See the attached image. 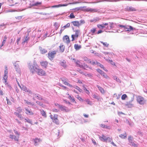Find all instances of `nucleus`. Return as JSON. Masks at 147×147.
Wrapping results in <instances>:
<instances>
[{"label": "nucleus", "instance_id": "46", "mask_svg": "<svg viewBox=\"0 0 147 147\" xmlns=\"http://www.w3.org/2000/svg\"><path fill=\"white\" fill-rule=\"evenodd\" d=\"M74 88L77 90L79 91L80 92H81L82 91V90L77 86H75L74 87Z\"/></svg>", "mask_w": 147, "mask_h": 147}, {"label": "nucleus", "instance_id": "1", "mask_svg": "<svg viewBox=\"0 0 147 147\" xmlns=\"http://www.w3.org/2000/svg\"><path fill=\"white\" fill-rule=\"evenodd\" d=\"M28 65L30 71L33 74L36 71L37 69H38V67L35 60L32 63H28Z\"/></svg>", "mask_w": 147, "mask_h": 147}, {"label": "nucleus", "instance_id": "64", "mask_svg": "<svg viewBox=\"0 0 147 147\" xmlns=\"http://www.w3.org/2000/svg\"><path fill=\"white\" fill-rule=\"evenodd\" d=\"M14 132L16 134L18 135L19 136L20 135V133L17 131L14 130Z\"/></svg>", "mask_w": 147, "mask_h": 147}, {"label": "nucleus", "instance_id": "24", "mask_svg": "<svg viewBox=\"0 0 147 147\" xmlns=\"http://www.w3.org/2000/svg\"><path fill=\"white\" fill-rule=\"evenodd\" d=\"M41 65L46 68L48 65V62L46 61H42L40 63Z\"/></svg>", "mask_w": 147, "mask_h": 147}, {"label": "nucleus", "instance_id": "51", "mask_svg": "<svg viewBox=\"0 0 147 147\" xmlns=\"http://www.w3.org/2000/svg\"><path fill=\"white\" fill-rule=\"evenodd\" d=\"M95 31H96V29L95 28H93L92 29H91L90 30L91 32L92 33V35H94V34L95 33Z\"/></svg>", "mask_w": 147, "mask_h": 147}, {"label": "nucleus", "instance_id": "39", "mask_svg": "<svg viewBox=\"0 0 147 147\" xmlns=\"http://www.w3.org/2000/svg\"><path fill=\"white\" fill-rule=\"evenodd\" d=\"M68 95L69 96L68 97V98L72 100L73 102H75V100L73 96H71L69 95V94H68Z\"/></svg>", "mask_w": 147, "mask_h": 147}, {"label": "nucleus", "instance_id": "36", "mask_svg": "<svg viewBox=\"0 0 147 147\" xmlns=\"http://www.w3.org/2000/svg\"><path fill=\"white\" fill-rule=\"evenodd\" d=\"M100 42L103 45L106 47H108L109 45V44L108 43H107V42H104L103 41H100Z\"/></svg>", "mask_w": 147, "mask_h": 147}, {"label": "nucleus", "instance_id": "54", "mask_svg": "<svg viewBox=\"0 0 147 147\" xmlns=\"http://www.w3.org/2000/svg\"><path fill=\"white\" fill-rule=\"evenodd\" d=\"M24 102L26 103L28 105H31L32 102H29L28 100H24Z\"/></svg>", "mask_w": 147, "mask_h": 147}, {"label": "nucleus", "instance_id": "7", "mask_svg": "<svg viewBox=\"0 0 147 147\" xmlns=\"http://www.w3.org/2000/svg\"><path fill=\"white\" fill-rule=\"evenodd\" d=\"M83 11H87V12H90L92 13H94L95 12H96L97 11V9H93L90 8L89 7L86 8L84 9L83 10Z\"/></svg>", "mask_w": 147, "mask_h": 147}, {"label": "nucleus", "instance_id": "18", "mask_svg": "<svg viewBox=\"0 0 147 147\" xmlns=\"http://www.w3.org/2000/svg\"><path fill=\"white\" fill-rule=\"evenodd\" d=\"M99 138L101 141L104 142H107V137L104 135H102V136H99Z\"/></svg>", "mask_w": 147, "mask_h": 147}, {"label": "nucleus", "instance_id": "26", "mask_svg": "<svg viewBox=\"0 0 147 147\" xmlns=\"http://www.w3.org/2000/svg\"><path fill=\"white\" fill-rule=\"evenodd\" d=\"M39 49L40 50L41 53L42 54L45 53L47 52L46 50L45 49L42 48L41 47H40Z\"/></svg>", "mask_w": 147, "mask_h": 147}, {"label": "nucleus", "instance_id": "62", "mask_svg": "<svg viewBox=\"0 0 147 147\" xmlns=\"http://www.w3.org/2000/svg\"><path fill=\"white\" fill-rule=\"evenodd\" d=\"M112 140L111 138L109 137H107V141H108L109 142H111Z\"/></svg>", "mask_w": 147, "mask_h": 147}, {"label": "nucleus", "instance_id": "57", "mask_svg": "<svg viewBox=\"0 0 147 147\" xmlns=\"http://www.w3.org/2000/svg\"><path fill=\"white\" fill-rule=\"evenodd\" d=\"M83 69H86V68H90L86 64H84V65H83V67H82Z\"/></svg>", "mask_w": 147, "mask_h": 147}, {"label": "nucleus", "instance_id": "30", "mask_svg": "<svg viewBox=\"0 0 147 147\" xmlns=\"http://www.w3.org/2000/svg\"><path fill=\"white\" fill-rule=\"evenodd\" d=\"M62 66L64 67H65L66 65V61L65 60H63L62 61H61L59 63Z\"/></svg>", "mask_w": 147, "mask_h": 147}, {"label": "nucleus", "instance_id": "4", "mask_svg": "<svg viewBox=\"0 0 147 147\" xmlns=\"http://www.w3.org/2000/svg\"><path fill=\"white\" fill-rule=\"evenodd\" d=\"M56 53L55 51H50L48 54V57L51 60H52L55 57V55Z\"/></svg>", "mask_w": 147, "mask_h": 147}, {"label": "nucleus", "instance_id": "47", "mask_svg": "<svg viewBox=\"0 0 147 147\" xmlns=\"http://www.w3.org/2000/svg\"><path fill=\"white\" fill-rule=\"evenodd\" d=\"M85 23V21L84 20H82L79 22V26L81 25L84 24Z\"/></svg>", "mask_w": 147, "mask_h": 147}, {"label": "nucleus", "instance_id": "11", "mask_svg": "<svg viewBox=\"0 0 147 147\" xmlns=\"http://www.w3.org/2000/svg\"><path fill=\"white\" fill-rule=\"evenodd\" d=\"M24 109L25 110V113L26 114L29 115H34V113L31 109L29 110L26 108H24Z\"/></svg>", "mask_w": 147, "mask_h": 147}, {"label": "nucleus", "instance_id": "3", "mask_svg": "<svg viewBox=\"0 0 147 147\" xmlns=\"http://www.w3.org/2000/svg\"><path fill=\"white\" fill-rule=\"evenodd\" d=\"M20 88L21 90L27 92L28 94H32V92L31 90L30 89H28L25 86L22 85L21 86H20Z\"/></svg>", "mask_w": 147, "mask_h": 147}, {"label": "nucleus", "instance_id": "34", "mask_svg": "<svg viewBox=\"0 0 147 147\" xmlns=\"http://www.w3.org/2000/svg\"><path fill=\"white\" fill-rule=\"evenodd\" d=\"M67 5V4H59L58 5H53L52 7L54 8L55 7H59L62 6H65Z\"/></svg>", "mask_w": 147, "mask_h": 147}, {"label": "nucleus", "instance_id": "25", "mask_svg": "<svg viewBox=\"0 0 147 147\" xmlns=\"http://www.w3.org/2000/svg\"><path fill=\"white\" fill-rule=\"evenodd\" d=\"M75 62L77 66L79 67H83V65L79 61L77 60Z\"/></svg>", "mask_w": 147, "mask_h": 147}, {"label": "nucleus", "instance_id": "5", "mask_svg": "<svg viewBox=\"0 0 147 147\" xmlns=\"http://www.w3.org/2000/svg\"><path fill=\"white\" fill-rule=\"evenodd\" d=\"M35 72L39 75L45 76L46 75L45 71L42 69H39V67L38 68V69H37Z\"/></svg>", "mask_w": 147, "mask_h": 147}, {"label": "nucleus", "instance_id": "60", "mask_svg": "<svg viewBox=\"0 0 147 147\" xmlns=\"http://www.w3.org/2000/svg\"><path fill=\"white\" fill-rule=\"evenodd\" d=\"M6 37H5L4 39H3V41L2 42V45H1V47L2 46H3V45L5 43V41L6 40Z\"/></svg>", "mask_w": 147, "mask_h": 147}, {"label": "nucleus", "instance_id": "22", "mask_svg": "<svg viewBox=\"0 0 147 147\" xmlns=\"http://www.w3.org/2000/svg\"><path fill=\"white\" fill-rule=\"evenodd\" d=\"M113 22L111 23L109 22V23H105L104 25L105 26H109L110 27L109 28V30L111 29V28H113Z\"/></svg>", "mask_w": 147, "mask_h": 147}, {"label": "nucleus", "instance_id": "35", "mask_svg": "<svg viewBox=\"0 0 147 147\" xmlns=\"http://www.w3.org/2000/svg\"><path fill=\"white\" fill-rule=\"evenodd\" d=\"M97 27L98 28L100 29H102L104 28H105V26L104 25V24H98L97 25Z\"/></svg>", "mask_w": 147, "mask_h": 147}, {"label": "nucleus", "instance_id": "52", "mask_svg": "<svg viewBox=\"0 0 147 147\" xmlns=\"http://www.w3.org/2000/svg\"><path fill=\"white\" fill-rule=\"evenodd\" d=\"M77 96H78V97H77V98L81 102H83L84 101V100L80 96H79V95H77Z\"/></svg>", "mask_w": 147, "mask_h": 147}, {"label": "nucleus", "instance_id": "12", "mask_svg": "<svg viewBox=\"0 0 147 147\" xmlns=\"http://www.w3.org/2000/svg\"><path fill=\"white\" fill-rule=\"evenodd\" d=\"M63 41L64 42L67 44L69 43L70 42V40L69 37L67 35H65L63 36Z\"/></svg>", "mask_w": 147, "mask_h": 147}, {"label": "nucleus", "instance_id": "33", "mask_svg": "<svg viewBox=\"0 0 147 147\" xmlns=\"http://www.w3.org/2000/svg\"><path fill=\"white\" fill-rule=\"evenodd\" d=\"M83 89L84 90V91L87 94L89 95L90 94V92L89 90L87 89L84 86H83Z\"/></svg>", "mask_w": 147, "mask_h": 147}, {"label": "nucleus", "instance_id": "53", "mask_svg": "<svg viewBox=\"0 0 147 147\" xmlns=\"http://www.w3.org/2000/svg\"><path fill=\"white\" fill-rule=\"evenodd\" d=\"M92 97L95 98V99H98V96L97 95H96L95 94H92Z\"/></svg>", "mask_w": 147, "mask_h": 147}, {"label": "nucleus", "instance_id": "15", "mask_svg": "<svg viewBox=\"0 0 147 147\" xmlns=\"http://www.w3.org/2000/svg\"><path fill=\"white\" fill-rule=\"evenodd\" d=\"M79 30H76V31L75 33V34L72 35H71V38H72V41H73L74 40L75 37L77 38L79 35Z\"/></svg>", "mask_w": 147, "mask_h": 147}, {"label": "nucleus", "instance_id": "32", "mask_svg": "<svg viewBox=\"0 0 147 147\" xmlns=\"http://www.w3.org/2000/svg\"><path fill=\"white\" fill-rule=\"evenodd\" d=\"M20 113H18V112H14V114L16 116H17L18 117L21 119L22 118V115L21 114H20Z\"/></svg>", "mask_w": 147, "mask_h": 147}, {"label": "nucleus", "instance_id": "2", "mask_svg": "<svg viewBox=\"0 0 147 147\" xmlns=\"http://www.w3.org/2000/svg\"><path fill=\"white\" fill-rule=\"evenodd\" d=\"M128 140L129 144L132 146L134 147H137L138 146V144H136L134 143L133 138L131 136H128Z\"/></svg>", "mask_w": 147, "mask_h": 147}, {"label": "nucleus", "instance_id": "6", "mask_svg": "<svg viewBox=\"0 0 147 147\" xmlns=\"http://www.w3.org/2000/svg\"><path fill=\"white\" fill-rule=\"evenodd\" d=\"M33 95V97L32 99L33 100H35V98H36L38 100H42L43 99L42 96L40 95L35 93H33L32 94Z\"/></svg>", "mask_w": 147, "mask_h": 147}, {"label": "nucleus", "instance_id": "16", "mask_svg": "<svg viewBox=\"0 0 147 147\" xmlns=\"http://www.w3.org/2000/svg\"><path fill=\"white\" fill-rule=\"evenodd\" d=\"M10 138L13 139L15 141H18L19 140V137H16L15 136L10 134L9 136Z\"/></svg>", "mask_w": 147, "mask_h": 147}, {"label": "nucleus", "instance_id": "63", "mask_svg": "<svg viewBox=\"0 0 147 147\" xmlns=\"http://www.w3.org/2000/svg\"><path fill=\"white\" fill-rule=\"evenodd\" d=\"M64 102L66 104H70L71 103L69 101H68L66 100L65 99L63 100Z\"/></svg>", "mask_w": 147, "mask_h": 147}, {"label": "nucleus", "instance_id": "13", "mask_svg": "<svg viewBox=\"0 0 147 147\" xmlns=\"http://www.w3.org/2000/svg\"><path fill=\"white\" fill-rule=\"evenodd\" d=\"M59 108L61 111H64L66 112L69 111V109L67 107L62 105H61Z\"/></svg>", "mask_w": 147, "mask_h": 147}, {"label": "nucleus", "instance_id": "49", "mask_svg": "<svg viewBox=\"0 0 147 147\" xmlns=\"http://www.w3.org/2000/svg\"><path fill=\"white\" fill-rule=\"evenodd\" d=\"M69 17L70 19L74 18L75 17L73 13H70Z\"/></svg>", "mask_w": 147, "mask_h": 147}, {"label": "nucleus", "instance_id": "23", "mask_svg": "<svg viewBox=\"0 0 147 147\" xmlns=\"http://www.w3.org/2000/svg\"><path fill=\"white\" fill-rule=\"evenodd\" d=\"M40 141V139L36 138L34 139V144L35 146H37L39 142Z\"/></svg>", "mask_w": 147, "mask_h": 147}, {"label": "nucleus", "instance_id": "41", "mask_svg": "<svg viewBox=\"0 0 147 147\" xmlns=\"http://www.w3.org/2000/svg\"><path fill=\"white\" fill-rule=\"evenodd\" d=\"M97 71L99 74H100V75L102 76L105 73L104 72H103V71H102V70H100L99 69H97Z\"/></svg>", "mask_w": 147, "mask_h": 147}, {"label": "nucleus", "instance_id": "59", "mask_svg": "<svg viewBox=\"0 0 147 147\" xmlns=\"http://www.w3.org/2000/svg\"><path fill=\"white\" fill-rule=\"evenodd\" d=\"M17 111L18 113H21L22 112V109L20 107H18L17 109Z\"/></svg>", "mask_w": 147, "mask_h": 147}, {"label": "nucleus", "instance_id": "19", "mask_svg": "<svg viewBox=\"0 0 147 147\" xmlns=\"http://www.w3.org/2000/svg\"><path fill=\"white\" fill-rule=\"evenodd\" d=\"M126 10L130 11H135L136 9L132 7H127L126 8Z\"/></svg>", "mask_w": 147, "mask_h": 147}, {"label": "nucleus", "instance_id": "44", "mask_svg": "<svg viewBox=\"0 0 147 147\" xmlns=\"http://www.w3.org/2000/svg\"><path fill=\"white\" fill-rule=\"evenodd\" d=\"M36 103L38 105H39V106H41V107H43V104L41 102H40L39 101H36Z\"/></svg>", "mask_w": 147, "mask_h": 147}, {"label": "nucleus", "instance_id": "58", "mask_svg": "<svg viewBox=\"0 0 147 147\" xmlns=\"http://www.w3.org/2000/svg\"><path fill=\"white\" fill-rule=\"evenodd\" d=\"M6 100L7 102V104L9 105H11V102L7 98V97H6Z\"/></svg>", "mask_w": 147, "mask_h": 147}, {"label": "nucleus", "instance_id": "37", "mask_svg": "<svg viewBox=\"0 0 147 147\" xmlns=\"http://www.w3.org/2000/svg\"><path fill=\"white\" fill-rule=\"evenodd\" d=\"M119 137L123 139L126 138L127 137L126 133L125 132V133L124 134V135L121 134L119 136Z\"/></svg>", "mask_w": 147, "mask_h": 147}, {"label": "nucleus", "instance_id": "38", "mask_svg": "<svg viewBox=\"0 0 147 147\" xmlns=\"http://www.w3.org/2000/svg\"><path fill=\"white\" fill-rule=\"evenodd\" d=\"M86 7L84 6L82 7H78L76 8L75 9L76 10H82L83 11V10L84 9H82L84 8H85Z\"/></svg>", "mask_w": 147, "mask_h": 147}, {"label": "nucleus", "instance_id": "9", "mask_svg": "<svg viewBox=\"0 0 147 147\" xmlns=\"http://www.w3.org/2000/svg\"><path fill=\"white\" fill-rule=\"evenodd\" d=\"M7 67L6 66H5V69L4 71V77H3V80H4V82H6L7 80Z\"/></svg>", "mask_w": 147, "mask_h": 147}, {"label": "nucleus", "instance_id": "56", "mask_svg": "<svg viewBox=\"0 0 147 147\" xmlns=\"http://www.w3.org/2000/svg\"><path fill=\"white\" fill-rule=\"evenodd\" d=\"M70 26V24L69 23L67 24L65 26H63L65 28H69Z\"/></svg>", "mask_w": 147, "mask_h": 147}, {"label": "nucleus", "instance_id": "17", "mask_svg": "<svg viewBox=\"0 0 147 147\" xmlns=\"http://www.w3.org/2000/svg\"><path fill=\"white\" fill-rule=\"evenodd\" d=\"M127 27H126L125 26V27L124 29L125 31H130L131 30H133L135 28H133V27L130 26H127Z\"/></svg>", "mask_w": 147, "mask_h": 147}, {"label": "nucleus", "instance_id": "20", "mask_svg": "<svg viewBox=\"0 0 147 147\" xmlns=\"http://www.w3.org/2000/svg\"><path fill=\"white\" fill-rule=\"evenodd\" d=\"M59 51L61 53L63 52L65 50V46L63 44H61L59 46Z\"/></svg>", "mask_w": 147, "mask_h": 147}, {"label": "nucleus", "instance_id": "50", "mask_svg": "<svg viewBox=\"0 0 147 147\" xmlns=\"http://www.w3.org/2000/svg\"><path fill=\"white\" fill-rule=\"evenodd\" d=\"M25 120L26 121H25V122H28V123H29L32 124V121L31 120H30V119H25Z\"/></svg>", "mask_w": 147, "mask_h": 147}, {"label": "nucleus", "instance_id": "10", "mask_svg": "<svg viewBox=\"0 0 147 147\" xmlns=\"http://www.w3.org/2000/svg\"><path fill=\"white\" fill-rule=\"evenodd\" d=\"M58 115H57L55 114L53 117L52 119L53 122L56 124L58 125L59 123V121L57 119Z\"/></svg>", "mask_w": 147, "mask_h": 147}, {"label": "nucleus", "instance_id": "21", "mask_svg": "<svg viewBox=\"0 0 147 147\" xmlns=\"http://www.w3.org/2000/svg\"><path fill=\"white\" fill-rule=\"evenodd\" d=\"M71 23L73 25L75 26H76L78 27H79L80 26L79 21H72L71 22Z\"/></svg>", "mask_w": 147, "mask_h": 147}, {"label": "nucleus", "instance_id": "45", "mask_svg": "<svg viewBox=\"0 0 147 147\" xmlns=\"http://www.w3.org/2000/svg\"><path fill=\"white\" fill-rule=\"evenodd\" d=\"M104 78H105L107 79H109L110 78L109 76L105 73H104L103 74L102 76Z\"/></svg>", "mask_w": 147, "mask_h": 147}, {"label": "nucleus", "instance_id": "27", "mask_svg": "<svg viewBox=\"0 0 147 147\" xmlns=\"http://www.w3.org/2000/svg\"><path fill=\"white\" fill-rule=\"evenodd\" d=\"M40 111L42 115L44 117H46L47 115L46 112L43 109H40Z\"/></svg>", "mask_w": 147, "mask_h": 147}, {"label": "nucleus", "instance_id": "31", "mask_svg": "<svg viewBox=\"0 0 147 147\" xmlns=\"http://www.w3.org/2000/svg\"><path fill=\"white\" fill-rule=\"evenodd\" d=\"M83 60L85 61H87L88 63H91L92 61L90 59H89L87 57H85L83 58Z\"/></svg>", "mask_w": 147, "mask_h": 147}, {"label": "nucleus", "instance_id": "48", "mask_svg": "<svg viewBox=\"0 0 147 147\" xmlns=\"http://www.w3.org/2000/svg\"><path fill=\"white\" fill-rule=\"evenodd\" d=\"M127 97V96L126 94H123L121 98L122 100H124Z\"/></svg>", "mask_w": 147, "mask_h": 147}, {"label": "nucleus", "instance_id": "40", "mask_svg": "<svg viewBox=\"0 0 147 147\" xmlns=\"http://www.w3.org/2000/svg\"><path fill=\"white\" fill-rule=\"evenodd\" d=\"M42 2H36L34 3H33L32 4V6H37L39 5H40L41 4Z\"/></svg>", "mask_w": 147, "mask_h": 147}, {"label": "nucleus", "instance_id": "55", "mask_svg": "<svg viewBox=\"0 0 147 147\" xmlns=\"http://www.w3.org/2000/svg\"><path fill=\"white\" fill-rule=\"evenodd\" d=\"M31 105L32 106V107L33 108L35 109L37 107V106H36V105L34 104L33 102L32 103Z\"/></svg>", "mask_w": 147, "mask_h": 147}, {"label": "nucleus", "instance_id": "29", "mask_svg": "<svg viewBox=\"0 0 147 147\" xmlns=\"http://www.w3.org/2000/svg\"><path fill=\"white\" fill-rule=\"evenodd\" d=\"M74 47L76 50H78L80 49L81 47L80 45H78V44H75Z\"/></svg>", "mask_w": 147, "mask_h": 147}, {"label": "nucleus", "instance_id": "42", "mask_svg": "<svg viewBox=\"0 0 147 147\" xmlns=\"http://www.w3.org/2000/svg\"><path fill=\"white\" fill-rule=\"evenodd\" d=\"M30 38L29 37H28V36L25 37V38L23 42L25 43L26 42L27 43L28 42V40H29Z\"/></svg>", "mask_w": 147, "mask_h": 147}, {"label": "nucleus", "instance_id": "61", "mask_svg": "<svg viewBox=\"0 0 147 147\" xmlns=\"http://www.w3.org/2000/svg\"><path fill=\"white\" fill-rule=\"evenodd\" d=\"M52 111L53 112H57L59 111V110L55 108H53L52 109Z\"/></svg>", "mask_w": 147, "mask_h": 147}, {"label": "nucleus", "instance_id": "14", "mask_svg": "<svg viewBox=\"0 0 147 147\" xmlns=\"http://www.w3.org/2000/svg\"><path fill=\"white\" fill-rule=\"evenodd\" d=\"M18 61H16L15 63H13V64L15 68L16 69V71L18 72H19L20 69L19 64L18 63Z\"/></svg>", "mask_w": 147, "mask_h": 147}, {"label": "nucleus", "instance_id": "28", "mask_svg": "<svg viewBox=\"0 0 147 147\" xmlns=\"http://www.w3.org/2000/svg\"><path fill=\"white\" fill-rule=\"evenodd\" d=\"M97 87L98 88L99 90L102 93L104 94L105 93V92L103 88L98 85L97 86Z\"/></svg>", "mask_w": 147, "mask_h": 147}, {"label": "nucleus", "instance_id": "8", "mask_svg": "<svg viewBox=\"0 0 147 147\" xmlns=\"http://www.w3.org/2000/svg\"><path fill=\"white\" fill-rule=\"evenodd\" d=\"M137 100L140 104L143 105L144 103L145 102L144 98L140 96H138L137 97Z\"/></svg>", "mask_w": 147, "mask_h": 147}, {"label": "nucleus", "instance_id": "43", "mask_svg": "<svg viewBox=\"0 0 147 147\" xmlns=\"http://www.w3.org/2000/svg\"><path fill=\"white\" fill-rule=\"evenodd\" d=\"M84 101H85L88 104L91 105L92 102L90 101V100L88 99H87L84 100Z\"/></svg>", "mask_w": 147, "mask_h": 147}]
</instances>
